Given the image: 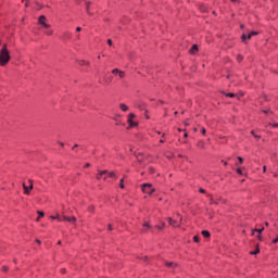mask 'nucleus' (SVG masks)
Masks as SVG:
<instances>
[{"instance_id": "39", "label": "nucleus", "mask_w": 278, "mask_h": 278, "mask_svg": "<svg viewBox=\"0 0 278 278\" xmlns=\"http://www.w3.org/2000/svg\"><path fill=\"white\" fill-rule=\"evenodd\" d=\"M239 163L242 164V162H244V160L241 156H238Z\"/></svg>"}, {"instance_id": "51", "label": "nucleus", "mask_w": 278, "mask_h": 278, "mask_svg": "<svg viewBox=\"0 0 278 278\" xmlns=\"http://www.w3.org/2000/svg\"><path fill=\"white\" fill-rule=\"evenodd\" d=\"M25 3V8H29V2H24Z\"/></svg>"}, {"instance_id": "48", "label": "nucleus", "mask_w": 278, "mask_h": 278, "mask_svg": "<svg viewBox=\"0 0 278 278\" xmlns=\"http://www.w3.org/2000/svg\"><path fill=\"white\" fill-rule=\"evenodd\" d=\"M251 134H252V136H254V138H260V137L255 136V131L252 130Z\"/></svg>"}, {"instance_id": "23", "label": "nucleus", "mask_w": 278, "mask_h": 278, "mask_svg": "<svg viewBox=\"0 0 278 278\" xmlns=\"http://www.w3.org/2000/svg\"><path fill=\"white\" fill-rule=\"evenodd\" d=\"M223 94H225V97H229L230 99H233V97H236L235 93H225V92H223Z\"/></svg>"}, {"instance_id": "29", "label": "nucleus", "mask_w": 278, "mask_h": 278, "mask_svg": "<svg viewBox=\"0 0 278 278\" xmlns=\"http://www.w3.org/2000/svg\"><path fill=\"white\" fill-rule=\"evenodd\" d=\"M118 72H119L118 68H114V70L112 71V74H113V75H118Z\"/></svg>"}, {"instance_id": "58", "label": "nucleus", "mask_w": 278, "mask_h": 278, "mask_svg": "<svg viewBox=\"0 0 278 278\" xmlns=\"http://www.w3.org/2000/svg\"><path fill=\"white\" fill-rule=\"evenodd\" d=\"M240 27H241V29H244V24H241Z\"/></svg>"}, {"instance_id": "6", "label": "nucleus", "mask_w": 278, "mask_h": 278, "mask_svg": "<svg viewBox=\"0 0 278 278\" xmlns=\"http://www.w3.org/2000/svg\"><path fill=\"white\" fill-rule=\"evenodd\" d=\"M167 268H177V263L175 262H165Z\"/></svg>"}, {"instance_id": "32", "label": "nucleus", "mask_w": 278, "mask_h": 278, "mask_svg": "<svg viewBox=\"0 0 278 278\" xmlns=\"http://www.w3.org/2000/svg\"><path fill=\"white\" fill-rule=\"evenodd\" d=\"M128 118H130V121H132V118H136V115H135L134 113H130V114L128 115Z\"/></svg>"}, {"instance_id": "61", "label": "nucleus", "mask_w": 278, "mask_h": 278, "mask_svg": "<svg viewBox=\"0 0 278 278\" xmlns=\"http://www.w3.org/2000/svg\"><path fill=\"white\" fill-rule=\"evenodd\" d=\"M184 136H185V138H188V132H185V135H184Z\"/></svg>"}, {"instance_id": "41", "label": "nucleus", "mask_w": 278, "mask_h": 278, "mask_svg": "<svg viewBox=\"0 0 278 278\" xmlns=\"http://www.w3.org/2000/svg\"><path fill=\"white\" fill-rule=\"evenodd\" d=\"M251 34V36H257V31H252V33H250Z\"/></svg>"}, {"instance_id": "34", "label": "nucleus", "mask_w": 278, "mask_h": 278, "mask_svg": "<svg viewBox=\"0 0 278 278\" xmlns=\"http://www.w3.org/2000/svg\"><path fill=\"white\" fill-rule=\"evenodd\" d=\"M243 59L244 58L242 55H240V54L237 56L238 62H242Z\"/></svg>"}, {"instance_id": "47", "label": "nucleus", "mask_w": 278, "mask_h": 278, "mask_svg": "<svg viewBox=\"0 0 278 278\" xmlns=\"http://www.w3.org/2000/svg\"><path fill=\"white\" fill-rule=\"evenodd\" d=\"M50 218H51L52 220H56V219H58V216H50Z\"/></svg>"}, {"instance_id": "33", "label": "nucleus", "mask_w": 278, "mask_h": 278, "mask_svg": "<svg viewBox=\"0 0 278 278\" xmlns=\"http://www.w3.org/2000/svg\"><path fill=\"white\" fill-rule=\"evenodd\" d=\"M268 125L271 126V127H275V128L278 127V123H274V124H273V123H269Z\"/></svg>"}, {"instance_id": "45", "label": "nucleus", "mask_w": 278, "mask_h": 278, "mask_svg": "<svg viewBox=\"0 0 278 278\" xmlns=\"http://www.w3.org/2000/svg\"><path fill=\"white\" fill-rule=\"evenodd\" d=\"M277 242H278V237L273 240V243H274V244H277Z\"/></svg>"}, {"instance_id": "56", "label": "nucleus", "mask_w": 278, "mask_h": 278, "mask_svg": "<svg viewBox=\"0 0 278 278\" xmlns=\"http://www.w3.org/2000/svg\"><path fill=\"white\" fill-rule=\"evenodd\" d=\"M59 144H60L61 147H64V143H63V142H60V141H59Z\"/></svg>"}, {"instance_id": "24", "label": "nucleus", "mask_w": 278, "mask_h": 278, "mask_svg": "<svg viewBox=\"0 0 278 278\" xmlns=\"http://www.w3.org/2000/svg\"><path fill=\"white\" fill-rule=\"evenodd\" d=\"M210 205H218V202H216L213 198H211Z\"/></svg>"}, {"instance_id": "38", "label": "nucleus", "mask_w": 278, "mask_h": 278, "mask_svg": "<svg viewBox=\"0 0 278 278\" xmlns=\"http://www.w3.org/2000/svg\"><path fill=\"white\" fill-rule=\"evenodd\" d=\"M237 173H238V175H243L241 168H238V169H237Z\"/></svg>"}, {"instance_id": "25", "label": "nucleus", "mask_w": 278, "mask_h": 278, "mask_svg": "<svg viewBox=\"0 0 278 278\" xmlns=\"http://www.w3.org/2000/svg\"><path fill=\"white\" fill-rule=\"evenodd\" d=\"M260 253V248H257L255 251L250 252L251 255H257Z\"/></svg>"}, {"instance_id": "55", "label": "nucleus", "mask_w": 278, "mask_h": 278, "mask_svg": "<svg viewBox=\"0 0 278 278\" xmlns=\"http://www.w3.org/2000/svg\"><path fill=\"white\" fill-rule=\"evenodd\" d=\"M263 173H266V166H263Z\"/></svg>"}, {"instance_id": "53", "label": "nucleus", "mask_w": 278, "mask_h": 278, "mask_svg": "<svg viewBox=\"0 0 278 278\" xmlns=\"http://www.w3.org/2000/svg\"><path fill=\"white\" fill-rule=\"evenodd\" d=\"M112 229H113L112 225H109V231H112Z\"/></svg>"}, {"instance_id": "44", "label": "nucleus", "mask_w": 278, "mask_h": 278, "mask_svg": "<svg viewBox=\"0 0 278 278\" xmlns=\"http://www.w3.org/2000/svg\"><path fill=\"white\" fill-rule=\"evenodd\" d=\"M106 174H108V170L100 172V175H106Z\"/></svg>"}, {"instance_id": "63", "label": "nucleus", "mask_w": 278, "mask_h": 278, "mask_svg": "<svg viewBox=\"0 0 278 278\" xmlns=\"http://www.w3.org/2000/svg\"><path fill=\"white\" fill-rule=\"evenodd\" d=\"M160 142H161V143H164V139H161Z\"/></svg>"}, {"instance_id": "20", "label": "nucleus", "mask_w": 278, "mask_h": 278, "mask_svg": "<svg viewBox=\"0 0 278 278\" xmlns=\"http://www.w3.org/2000/svg\"><path fill=\"white\" fill-rule=\"evenodd\" d=\"M80 66H90V62L88 61H81Z\"/></svg>"}, {"instance_id": "46", "label": "nucleus", "mask_w": 278, "mask_h": 278, "mask_svg": "<svg viewBox=\"0 0 278 278\" xmlns=\"http://www.w3.org/2000/svg\"><path fill=\"white\" fill-rule=\"evenodd\" d=\"M101 177H103V175H101V173L97 175V179H101Z\"/></svg>"}, {"instance_id": "17", "label": "nucleus", "mask_w": 278, "mask_h": 278, "mask_svg": "<svg viewBox=\"0 0 278 278\" xmlns=\"http://www.w3.org/2000/svg\"><path fill=\"white\" fill-rule=\"evenodd\" d=\"M255 231H256V233H262V231H264V228L254 229V230L252 231V236H255Z\"/></svg>"}, {"instance_id": "49", "label": "nucleus", "mask_w": 278, "mask_h": 278, "mask_svg": "<svg viewBox=\"0 0 278 278\" xmlns=\"http://www.w3.org/2000/svg\"><path fill=\"white\" fill-rule=\"evenodd\" d=\"M76 31H81V27H76Z\"/></svg>"}, {"instance_id": "1", "label": "nucleus", "mask_w": 278, "mask_h": 278, "mask_svg": "<svg viewBox=\"0 0 278 278\" xmlns=\"http://www.w3.org/2000/svg\"><path fill=\"white\" fill-rule=\"evenodd\" d=\"M11 58L8 45L4 43L0 50V66H8Z\"/></svg>"}, {"instance_id": "19", "label": "nucleus", "mask_w": 278, "mask_h": 278, "mask_svg": "<svg viewBox=\"0 0 278 278\" xmlns=\"http://www.w3.org/2000/svg\"><path fill=\"white\" fill-rule=\"evenodd\" d=\"M46 35L47 36H53V30H51L50 28H46Z\"/></svg>"}, {"instance_id": "27", "label": "nucleus", "mask_w": 278, "mask_h": 278, "mask_svg": "<svg viewBox=\"0 0 278 278\" xmlns=\"http://www.w3.org/2000/svg\"><path fill=\"white\" fill-rule=\"evenodd\" d=\"M200 10H201L202 12H207V7L202 5V7H200Z\"/></svg>"}, {"instance_id": "10", "label": "nucleus", "mask_w": 278, "mask_h": 278, "mask_svg": "<svg viewBox=\"0 0 278 278\" xmlns=\"http://www.w3.org/2000/svg\"><path fill=\"white\" fill-rule=\"evenodd\" d=\"M119 110H122V112H127L129 110V106H127V104H125V103H121Z\"/></svg>"}, {"instance_id": "8", "label": "nucleus", "mask_w": 278, "mask_h": 278, "mask_svg": "<svg viewBox=\"0 0 278 278\" xmlns=\"http://www.w3.org/2000/svg\"><path fill=\"white\" fill-rule=\"evenodd\" d=\"M64 220H66L67 223H77V218L75 216L73 217L64 216Z\"/></svg>"}, {"instance_id": "14", "label": "nucleus", "mask_w": 278, "mask_h": 278, "mask_svg": "<svg viewBox=\"0 0 278 278\" xmlns=\"http://www.w3.org/2000/svg\"><path fill=\"white\" fill-rule=\"evenodd\" d=\"M147 229H151V225H149V223H144V224H143V230H142V232L144 233V231H147Z\"/></svg>"}, {"instance_id": "28", "label": "nucleus", "mask_w": 278, "mask_h": 278, "mask_svg": "<svg viewBox=\"0 0 278 278\" xmlns=\"http://www.w3.org/2000/svg\"><path fill=\"white\" fill-rule=\"evenodd\" d=\"M166 227V224L165 223H163L162 224V226H156V229H160V230H162L163 228H165Z\"/></svg>"}, {"instance_id": "18", "label": "nucleus", "mask_w": 278, "mask_h": 278, "mask_svg": "<svg viewBox=\"0 0 278 278\" xmlns=\"http://www.w3.org/2000/svg\"><path fill=\"white\" fill-rule=\"evenodd\" d=\"M202 236H203L204 238H210V231L203 230V231H202Z\"/></svg>"}, {"instance_id": "21", "label": "nucleus", "mask_w": 278, "mask_h": 278, "mask_svg": "<svg viewBox=\"0 0 278 278\" xmlns=\"http://www.w3.org/2000/svg\"><path fill=\"white\" fill-rule=\"evenodd\" d=\"M241 39H242V42H247V40H249L247 34L244 33L242 34Z\"/></svg>"}, {"instance_id": "11", "label": "nucleus", "mask_w": 278, "mask_h": 278, "mask_svg": "<svg viewBox=\"0 0 278 278\" xmlns=\"http://www.w3.org/2000/svg\"><path fill=\"white\" fill-rule=\"evenodd\" d=\"M197 146H198L199 149H205V141L201 140V141L198 142Z\"/></svg>"}, {"instance_id": "57", "label": "nucleus", "mask_w": 278, "mask_h": 278, "mask_svg": "<svg viewBox=\"0 0 278 278\" xmlns=\"http://www.w3.org/2000/svg\"><path fill=\"white\" fill-rule=\"evenodd\" d=\"M77 147H79V144H75V146L73 147V149H77Z\"/></svg>"}, {"instance_id": "59", "label": "nucleus", "mask_w": 278, "mask_h": 278, "mask_svg": "<svg viewBox=\"0 0 278 278\" xmlns=\"http://www.w3.org/2000/svg\"><path fill=\"white\" fill-rule=\"evenodd\" d=\"M185 125L188 127V125H190V123H188V122H185Z\"/></svg>"}, {"instance_id": "50", "label": "nucleus", "mask_w": 278, "mask_h": 278, "mask_svg": "<svg viewBox=\"0 0 278 278\" xmlns=\"http://www.w3.org/2000/svg\"><path fill=\"white\" fill-rule=\"evenodd\" d=\"M205 128H202L201 134L205 135Z\"/></svg>"}, {"instance_id": "15", "label": "nucleus", "mask_w": 278, "mask_h": 278, "mask_svg": "<svg viewBox=\"0 0 278 278\" xmlns=\"http://www.w3.org/2000/svg\"><path fill=\"white\" fill-rule=\"evenodd\" d=\"M23 188H24V194H29V187L23 184Z\"/></svg>"}, {"instance_id": "52", "label": "nucleus", "mask_w": 278, "mask_h": 278, "mask_svg": "<svg viewBox=\"0 0 278 278\" xmlns=\"http://www.w3.org/2000/svg\"><path fill=\"white\" fill-rule=\"evenodd\" d=\"M61 273L64 275V273H66V269H64V268L61 269Z\"/></svg>"}, {"instance_id": "5", "label": "nucleus", "mask_w": 278, "mask_h": 278, "mask_svg": "<svg viewBox=\"0 0 278 278\" xmlns=\"http://www.w3.org/2000/svg\"><path fill=\"white\" fill-rule=\"evenodd\" d=\"M71 38H73V33L71 31H64L63 35L61 36V40H71Z\"/></svg>"}, {"instance_id": "31", "label": "nucleus", "mask_w": 278, "mask_h": 278, "mask_svg": "<svg viewBox=\"0 0 278 278\" xmlns=\"http://www.w3.org/2000/svg\"><path fill=\"white\" fill-rule=\"evenodd\" d=\"M109 177H114V178H116V173H114V172L109 173Z\"/></svg>"}, {"instance_id": "4", "label": "nucleus", "mask_w": 278, "mask_h": 278, "mask_svg": "<svg viewBox=\"0 0 278 278\" xmlns=\"http://www.w3.org/2000/svg\"><path fill=\"white\" fill-rule=\"evenodd\" d=\"M167 220H168V224H169L172 227H179V226L181 225V220H184V218L180 217V220L177 222V220H174L173 218L168 217Z\"/></svg>"}, {"instance_id": "3", "label": "nucleus", "mask_w": 278, "mask_h": 278, "mask_svg": "<svg viewBox=\"0 0 278 278\" xmlns=\"http://www.w3.org/2000/svg\"><path fill=\"white\" fill-rule=\"evenodd\" d=\"M38 23L39 25H41L43 29H51V25L47 23V16L45 15L39 16Z\"/></svg>"}, {"instance_id": "36", "label": "nucleus", "mask_w": 278, "mask_h": 278, "mask_svg": "<svg viewBox=\"0 0 278 278\" xmlns=\"http://www.w3.org/2000/svg\"><path fill=\"white\" fill-rule=\"evenodd\" d=\"M199 192H201V194H205V189L200 188V189H199Z\"/></svg>"}, {"instance_id": "9", "label": "nucleus", "mask_w": 278, "mask_h": 278, "mask_svg": "<svg viewBox=\"0 0 278 278\" xmlns=\"http://www.w3.org/2000/svg\"><path fill=\"white\" fill-rule=\"evenodd\" d=\"M85 5L87 14H89V16H92L94 13L90 11V2H86Z\"/></svg>"}, {"instance_id": "13", "label": "nucleus", "mask_w": 278, "mask_h": 278, "mask_svg": "<svg viewBox=\"0 0 278 278\" xmlns=\"http://www.w3.org/2000/svg\"><path fill=\"white\" fill-rule=\"evenodd\" d=\"M129 127H136L138 124L134 122L131 118H128Z\"/></svg>"}, {"instance_id": "16", "label": "nucleus", "mask_w": 278, "mask_h": 278, "mask_svg": "<svg viewBox=\"0 0 278 278\" xmlns=\"http://www.w3.org/2000/svg\"><path fill=\"white\" fill-rule=\"evenodd\" d=\"M117 75H118L119 79H123L125 77V72L119 70V72H117Z\"/></svg>"}, {"instance_id": "64", "label": "nucleus", "mask_w": 278, "mask_h": 278, "mask_svg": "<svg viewBox=\"0 0 278 278\" xmlns=\"http://www.w3.org/2000/svg\"><path fill=\"white\" fill-rule=\"evenodd\" d=\"M265 227H268V222L265 223Z\"/></svg>"}, {"instance_id": "62", "label": "nucleus", "mask_w": 278, "mask_h": 278, "mask_svg": "<svg viewBox=\"0 0 278 278\" xmlns=\"http://www.w3.org/2000/svg\"><path fill=\"white\" fill-rule=\"evenodd\" d=\"M257 238H258V240H262V236L258 235Z\"/></svg>"}, {"instance_id": "7", "label": "nucleus", "mask_w": 278, "mask_h": 278, "mask_svg": "<svg viewBox=\"0 0 278 278\" xmlns=\"http://www.w3.org/2000/svg\"><path fill=\"white\" fill-rule=\"evenodd\" d=\"M197 51H199V46L193 45L191 47V49L189 50V52L191 53V55H194V53H197Z\"/></svg>"}, {"instance_id": "42", "label": "nucleus", "mask_w": 278, "mask_h": 278, "mask_svg": "<svg viewBox=\"0 0 278 278\" xmlns=\"http://www.w3.org/2000/svg\"><path fill=\"white\" fill-rule=\"evenodd\" d=\"M108 45L112 47V39H108Z\"/></svg>"}, {"instance_id": "12", "label": "nucleus", "mask_w": 278, "mask_h": 278, "mask_svg": "<svg viewBox=\"0 0 278 278\" xmlns=\"http://www.w3.org/2000/svg\"><path fill=\"white\" fill-rule=\"evenodd\" d=\"M37 214H39V217L36 218V223H38V220H40V218L45 217V212H42V211H38Z\"/></svg>"}, {"instance_id": "37", "label": "nucleus", "mask_w": 278, "mask_h": 278, "mask_svg": "<svg viewBox=\"0 0 278 278\" xmlns=\"http://www.w3.org/2000/svg\"><path fill=\"white\" fill-rule=\"evenodd\" d=\"M193 242H199V237L198 236L193 237Z\"/></svg>"}, {"instance_id": "30", "label": "nucleus", "mask_w": 278, "mask_h": 278, "mask_svg": "<svg viewBox=\"0 0 278 278\" xmlns=\"http://www.w3.org/2000/svg\"><path fill=\"white\" fill-rule=\"evenodd\" d=\"M263 114H273V111H270V110H263Z\"/></svg>"}, {"instance_id": "2", "label": "nucleus", "mask_w": 278, "mask_h": 278, "mask_svg": "<svg viewBox=\"0 0 278 278\" xmlns=\"http://www.w3.org/2000/svg\"><path fill=\"white\" fill-rule=\"evenodd\" d=\"M141 189L144 194H152L153 192H155V188H153V185L151 184L141 185Z\"/></svg>"}, {"instance_id": "43", "label": "nucleus", "mask_w": 278, "mask_h": 278, "mask_svg": "<svg viewBox=\"0 0 278 278\" xmlns=\"http://www.w3.org/2000/svg\"><path fill=\"white\" fill-rule=\"evenodd\" d=\"M251 38H253V35H251V33H250V34H248V40H251Z\"/></svg>"}, {"instance_id": "35", "label": "nucleus", "mask_w": 278, "mask_h": 278, "mask_svg": "<svg viewBox=\"0 0 278 278\" xmlns=\"http://www.w3.org/2000/svg\"><path fill=\"white\" fill-rule=\"evenodd\" d=\"M56 220H59V223H62V217H60V214H56Z\"/></svg>"}, {"instance_id": "54", "label": "nucleus", "mask_w": 278, "mask_h": 278, "mask_svg": "<svg viewBox=\"0 0 278 278\" xmlns=\"http://www.w3.org/2000/svg\"><path fill=\"white\" fill-rule=\"evenodd\" d=\"M90 166V163H86L85 168H88Z\"/></svg>"}, {"instance_id": "40", "label": "nucleus", "mask_w": 278, "mask_h": 278, "mask_svg": "<svg viewBox=\"0 0 278 278\" xmlns=\"http://www.w3.org/2000/svg\"><path fill=\"white\" fill-rule=\"evenodd\" d=\"M2 270H3L4 273H8V266H3V267H2Z\"/></svg>"}, {"instance_id": "26", "label": "nucleus", "mask_w": 278, "mask_h": 278, "mask_svg": "<svg viewBox=\"0 0 278 278\" xmlns=\"http://www.w3.org/2000/svg\"><path fill=\"white\" fill-rule=\"evenodd\" d=\"M29 181V187H28V190H34V181L33 180H28Z\"/></svg>"}, {"instance_id": "60", "label": "nucleus", "mask_w": 278, "mask_h": 278, "mask_svg": "<svg viewBox=\"0 0 278 278\" xmlns=\"http://www.w3.org/2000/svg\"><path fill=\"white\" fill-rule=\"evenodd\" d=\"M143 260H144V261H148V260H149V257H148V256H144V257H143Z\"/></svg>"}, {"instance_id": "22", "label": "nucleus", "mask_w": 278, "mask_h": 278, "mask_svg": "<svg viewBox=\"0 0 278 278\" xmlns=\"http://www.w3.org/2000/svg\"><path fill=\"white\" fill-rule=\"evenodd\" d=\"M123 181H125V178L119 180V188L125 189V184H123Z\"/></svg>"}]
</instances>
